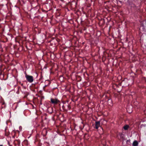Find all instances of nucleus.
<instances>
[{
    "label": "nucleus",
    "instance_id": "obj_8",
    "mask_svg": "<svg viewBox=\"0 0 146 146\" xmlns=\"http://www.w3.org/2000/svg\"><path fill=\"white\" fill-rule=\"evenodd\" d=\"M128 127H129L127 125H126L125 126L123 127V128L125 130H126L128 129Z\"/></svg>",
    "mask_w": 146,
    "mask_h": 146
},
{
    "label": "nucleus",
    "instance_id": "obj_12",
    "mask_svg": "<svg viewBox=\"0 0 146 146\" xmlns=\"http://www.w3.org/2000/svg\"><path fill=\"white\" fill-rule=\"evenodd\" d=\"M0 146H3L2 145H0Z\"/></svg>",
    "mask_w": 146,
    "mask_h": 146
},
{
    "label": "nucleus",
    "instance_id": "obj_9",
    "mask_svg": "<svg viewBox=\"0 0 146 146\" xmlns=\"http://www.w3.org/2000/svg\"><path fill=\"white\" fill-rule=\"evenodd\" d=\"M5 135L6 136H8L9 134L8 133H7V131H6V130H5Z\"/></svg>",
    "mask_w": 146,
    "mask_h": 146
},
{
    "label": "nucleus",
    "instance_id": "obj_10",
    "mask_svg": "<svg viewBox=\"0 0 146 146\" xmlns=\"http://www.w3.org/2000/svg\"><path fill=\"white\" fill-rule=\"evenodd\" d=\"M130 140H127V141L126 142L127 144H129V143H130Z\"/></svg>",
    "mask_w": 146,
    "mask_h": 146
},
{
    "label": "nucleus",
    "instance_id": "obj_13",
    "mask_svg": "<svg viewBox=\"0 0 146 146\" xmlns=\"http://www.w3.org/2000/svg\"><path fill=\"white\" fill-rule=\"evenodd\" d=\"M50 109H51V110H52V108H50Z\"/></svg>",
    "mask_w": 146,
    "mask_h": 146
},
{
    "label": "nucleus",
    "instance_id": "obj_14",
    "mask_svg": "<svg viewBox=\"0 0 146 146\" xmlns=\"http://www.w3.org/2000/svg\"><path fill=\"white\" fill-rule=\"evenodd\" d=\"M137 145H138V142H137Z\"/></svg>",
    "mask_w": 146,
    "mask_h": 146
},
{
    "label": "nucleus",
    "instance_id": "obj_6",
    "mask_svg": "<svg viewBox=\"0 0 146 146\" xmlns=\"http://www.w3.org/2000/svg\"><path fill=\"white\" fill-rule=\"evenodd\" d=\"M119 135L120 138L123 139H124L125 138L124 135L122 133H119Z\"/></svg>",
    "mask_w": 146,
    "mask_h": 146
},
{
    "label": "nucleus",
    "instance_id": "obj_15",
    "mask_svg": "<svg viewBox=\"0 0 146 146\" xmlns=\"http://www.w3.org/2000/svg\"><path fill=\"white\" fill-rule=\"evenodd\" d=\"M136 72H137V70H136Z\"/></svg>",
    "mask_w": 146,
    "mask_h": 146
},
{
    "label": "nucleus",
    "instance_id": "obj_11",
    "mask_svg": "<svg viewBox=\"0 0 146 146\" xmlns=\"http://www.w3.org/2000/svg\"><path fill=\"white\" fill-rule=\"evenodd\" d=\"M21 85L22 86H23V87L24 88H25H25H26L25 87V86H23V84H21Z\"/></svg>",
    "mask_w": 146,
    "mask_h": 146
},
{
    "label": "nucleus",
    "instance_id": "obj_4",
    "mask_svg": "<svg viewBox=\"0 0 146 146\" xmlns=\"http://www.w3.org/2000/svg\"><path fill=\"white\" fill-rule=\"evenodd\" d=\"M100 123L99 121H96L94 127L96 129H98L100 126Z\"/></svg>",
    "mask_w": 146,
    "mask_h": 146
},
{
    "label": "nucleus",
    "instance_id": "obj_2",
    "mask_svg": "<svg viewBox=\"0 0 146 146\" xmlns=\"http://www.w3.org/2000/svg\"><path fill=\"white\" fill-rule=\"evenodd\" d=\"M127 111L129 113H131L132 111V106L129 105L127 106L126 107Z\"/></svg>",
    "mask_w": 146,
    "mask_h": 146
},
{
    "label": "nucleus",
    "instance_id": "obj_3",
    "mask_svg": "<svg viewBox=\"0 0 146 146\" xmlns=\"http://www.w3.org/2000/svg\"><path fill=\"white\" fill-rule=\"evenodd\" d=\"M51 103L53 104H56L59 102V100L56 99H51Z\"/></svg>",
    "mask_w": 146,
    "mask_h": 146
},
{
    "label": "nucleus",
    "instance_id": "obj_5",
    "mask_svg": "<svg viewBox=\"0 0 146 146\" xmlns=\"http://www.w3.org/2000/svg\"><path fill=\"white\" fill-rule=\"evenodd\" d=\"M47 133V131L46 128H44L43 130L42 134L43 136H45Z\"/></svg>",
    "mask_w": 146,
    "mask_h": 146
},
{
    "label": "nucleus",
    "instance_id": "obj_1",
    "mask_svg": "<svg viewBox=\"0 0 146 146\" xmlns=\"http://www.w3.org/2000/svg\"><path fill=\"white\" fill-rule=\"evenodd\" d=\"M27 80L29 82L32 83L34 80L33 77L32 76L28 75L25 76Z\"/></svg>",
    "mask_w": 146,
    "mask_h": 146
},
{
    "label": "nucleus",
    "instance_id": "obj_7",
    "mask_svg": "<svg viewBox=\"0 0 146 146\" xmlns=\"http://www.w3.org/2000/svg\"><path fill=\"white\" fill-rule=\"evenodd\" d=\"M132 145H133V146H137V141L136 140L135 141L133 142Z\"/></svg>",
    "mask_w": 146,
    "mask_h": 146
}]
</instances>
